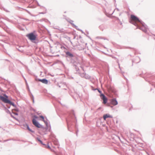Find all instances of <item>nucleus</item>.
Wrapping results in <instances>:
<instances>
[{
  "label": "nucleus",
  "instance_id": "6e6552de",
  "mask_svg": "<svg viewBox=\"0 0 155 155\" xmlns=\"http://www.w3.org/2000/svg\"><path fill=\"white\" fill-rule=\"evenodd\" d=\"M112 117L111 116V115H110L109 114H105L103 116V118L104 120H106V119L108 117Z\"/></svg>",
  "mask_w": 155,
  "mask_h": 155
},
{
  "label": "nucleus",
  "instance_id": "39448f33",
  "mask_svg": "<svg viewBox=\"0 0 155 155\" xmlns=\"http://www.w3.org/2000/svg\"><path fill=\"white\" fill-rule=\"evenodd\" d=\"M101 98L103 100V103L105 104L107 102V99L106 97L103 94H101Z\"/></svg>",
  "mask_w": 155,
  "mask_h": 155
},
{
  "label": "nucleus",
  "instance_id": "20e7f679",
  "mask_svg": "<svg viewBox=\"0 0 155 155\" xmlns=\"http://www.w3.org/2000/svg\"><path fill=\"white\" fill-rule=\"evenodd\" d=\"M32 123L33 124L35 125V126L38 128L40 127V124L36 121V120L34 119H33L32 120Z\"/></svg>",
  "mask_w": 155,
  "mask_h": 155
},
{
  "label": "nucleus",
  "instance_id": "f8f14e48",
  "mask_svg": "<svg viewBox=\"0 0 155 155\" xmlns=\"http://www.w3.org/2000/svg\"><path fill=\"white\" fill-rule=\"evenodd\" d=\"M27 129L30 131L31 132H33V131L32 130H31L29 127L27 126Z\"/></svg>",
  "mask_w": 155,
  "mask_h": 155
},
{
  "label": "nucleus",
  "instance_id": "f257e3e1",
  "mask_svg": "<svg viewBox=\"0 0 155 155\" xmlns=\"http://www.w3.org/2000/svg\"><path fill=\"white\" fill-rule=\"evenodd\" d=\"M129 22L130 23L137 26H138L140 22V21L138 18L132 15H130V19Z\"/></svg>",
  "mask_w": 155,
  "mask_h": 155
},
{
  "label": "nucleus",
  "instance_id": "4468645a",
  "mask_svg": "<svg viewBox=\"0 0 155 155\" xmlns=\"http://www.w3.org/2000/svg\"><path fill=\"white\" fill-rule=\"evenodd\" d=\"M47 148H48V149H50V147L49 146H48L47 147Z\"/></svg>",
  "mask_w": 155,
  "mask_h": 155
},
{
  "label": "nucleus",
  "instance_id": "423d86ee",
  "mask_svg": "<svg viewBox=\"0 0 155 155\" xmlns=\"http://www.w3.org/2000/svg\"><path fill=\"white\" fill-rule=\"evenodd\" d=\"M111 103L114 105H116L117 104V102L115 99H113L111 100Z\"/></svg>",
  "mask_w": 155,
  "mask_h": 155
},
{
  "label": "nucleus",
  "instance_id": "dca6fc26",
  "mask_svg": "<svg viewBox=\"0 0 155 155\" xmlns=\"http://www.w3.org/2000/svg\"><path fill=\"white\" fill-rule=\"evenodd\" d=\"M15 114L17 115V114L16 113H15Z\"/></svg>",
  "mask_w": 155,
  "mask_h": 155
},
{
  "label": "nucleus",
  "instance_id": "7ed1b4c3",
  "mask_svg": "<svg viewBox=\"0 0 155 155\" xmlns=\"http://www.w3.org/2000/svg\"><path fill=\"white\" fill-rule=\"evenodd\" d=\"M27 36L31 41L35 40L36 38V36L32 33H31L27 35Z\"/></svg>",
  "mask_w": 155,
  "mask_h": 155
},
{
  "label": "nucleus",
  "instance_id": "ddd939ff",
  "mask_svg": "<svg viewBox=\"0 0 155 155\" xmlns=\"http://www.w3.org/2000/svg\"><path fill=\"white\" fill-rule=\"evenodd\" d=\"M40 117L42 119H43V120H44V117L43 116H40Z\"/></svg>",
  "mask_w": 155,
  "mask_h": 155
},
{
  "label": "nucleus",
  "instance_id": "9d476101",
  "mask_svg": "<svg viewBox=\"0 0 155 155\" xmlns=\"http://www.w3.org/2000/svg\"><path fill=\"white\" fill-rule=\"evenodd\" d=\"M66 54L67 55H68L70 57H73V55L71 54V53L70 52H67L66 53Z\"/></svg>",
  "mask_w": 155,
  "mask_h": 155
},
{
  "label": "nucleus",
  "instance_id": "1a4fd4ad",
  "mask_svg": "<svg viewBox=\"0 0 155 155\" xmlns=\"http://www.w3.org/2000/svg\"><path fill=\"white\" fill-rule=\"evenodd\" d=\"M140 28L145 32H146L147 31V28H145L143 25Z\"/></svg>",
  "mask_w": 155,
  "mask_h": 155
},
{
  "label": "nucleus",
  "instance_id": "0eeeda50",
  "mask_svg": "<svg viewBox=\"0 0 155 155\" xmlns=\"http://www.w3.org/2000/svg\"><path fill=\"white\" fill-rule=\"evenodd\" d=\"M39 81L45 84H47L48 82V81L45 79H40Z\"/></svg>",
  "mask_w": 155,
  "mask_h": 155
},
{
  "label": "nucleus",
  "instance_id": "2eb2a0df",
  "mask_svg": "<svg viewBox=\"0 0 155 155\" xmlns=\"http://www.w3.org/2000/svg\"><path fill=\"white\" fill-rule=\"evenodd\" d=\"M35 117V118H37V117Z\"/></svg>",
  "mask_w": 155,
  "mask_h": 155
},
{
  "label": "nucleus",
  "instance_id": "9b49d317",
  "mask_svg": "<svg viewBox=\"0 0 155 155\" xmlns=\"http://www.w3.org/2000/svg\"><path fill=\"white\" fill-rule=\"evenodd\" d=\"M36 139L38 141H39L41 143L43 144L42 141L39 139V138H37Z\"/></svg>",
  "mask_w": 155,
  "mask_h": 155
},
{
  "label": "nucleus",
  "instance_id": "f03ea898",
  "mask_svg": "<svg viewBox=\"0 0 155 155\" xmlns=\"http://www.w3.org/2000/svg\"><path fill=\"white\" fill-rule=\"evenodd\" d=\"M8 97L5 94H4L3 96H0V99L5 103H8L14 106V104L8 99Z\"/></svg>",
  "mask_w": 155,
  "mask_h": 155
}]
</instances>
